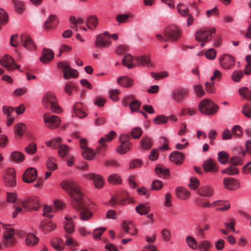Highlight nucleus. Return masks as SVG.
<instances>
[{
    "label": "nucleus",
    "instance_id": "nucleus-46",
    "mask_svg": "<svg viewBox=\"0 0 251 251\" xmlns=\"http://www.w3.org/2000/svg\"><path fill=\"white\" fill-rule=\"evenodd\" d=\"M11 158L14 161L20 162L24 160L25 156L19 151H13L11 153Z\"/></svg>",
    "mask_w": 251,
    "mask_h": 251
},
{
    "label": "nucleus",
    "instance_id": "nucleus-28",
    "mask_svg": "<svg viewBox=\"0 0 251 251\" xmlns=\"http://www.w3.org/2000/svg\"><path fill=\"white\" fill-rule=\"evenodd\" d=\"M183 154L178 151L173 152L170 155V160L176 164H181L183 160Z\"/></svg>",
    "mask_w": 251,
    "mask_h": 251
},
{
    "label": "nucleus",
    "instance_id": "nucleus-13",
    "mask_svg": "<svg viewBox=\"0 0 251 251\" xmlns=\"http://www.w3.org/2000/svg\"><path fill=\"white\" fill-rule=\"evenodd\" d=\"M188 91L185 89L179 88L173 91L171 98L175 101L182 102L187 96Z\"/></svg>",
    "mask_w": 251,
    "mask_h": 251
},
{
    "label": "nucleus",
    "instance_id": "nucleus-60",
    "mask_svg": "<svg viewBox=\"0 0 251 251\" xmlns=\"http://www.w3.org/2000/svg\"><path fill=\"white\" fill-rule=\"evenodd\" d=\"M161 234L164 241L169 242L171 240V232L169 229L167 228L163 229L161 231Z\"/></svg>",
    "mask_w": 251,
    "mask_h": 251
},
{
    "label": "nucleus",
    "instance_id": "nucleus-45",
    "mask_svg": "<svg viewBox=\"0 0 251 251\" xmlns=\"http://www.w3.org/2000/svg\"><path fill=\"white\" fill-rule=\"evenodd\" d=\"M239 93L244 98L251 100V91L247 87H243L239 90Z\"/></svg>",
    "mask_w": 251,
    "mask_h": 251
},
{
    "label": "nucleus",
    "instance_id": "nucleus-33",
    "mask_svg": "<svg viewBox=\"0 0 251 251\" xmlns=\"http://www.w3.org/2000/svg\"><path fill=\"white\" fill-rule=\"evenodd\" d=\"M99 20L96 16L91 15L88 17L86 25L89 29H95L98 24Z\"/></svg>",
    "mask_w": 251,
    "mask_h": 251
},
{
    "label": "nucleus",
    "instance_id": "nucleus-35",
    "mask_svg": "<svg viewBox=\"0 0 251 251\" xmlns=\"http://www.w3.org/2000/svg\"><path fill=\"white\" fill-rule=\"evenodd\" d=\"M51 244L52 246L57 251H61L64 247L63 240L57 237L54 238L51 240Z\"/></svg>",
    "mask_w": 251,
    "mask_h": 251
},
{
    "label": "nucleus",
    "instance_id": "nucleus-6",
    "mask_svg": "<svg viewBox=\"0 0 251 251\" xmlns=\"http://www.w3.org/2000/svg\"><path fill=\"white\" fill-rule=\"evenodd\" d=\"M43 119L46 127L51 129L59 127L61 123L60 118L58 116L47 113L43 115Z\"/></svg>",
    "mask_w": 251,
    "mask_h": 251
},
{
    "label": "nucleus",
    "instance_id": "nucleus-1",
    "mask_svg": "<svg viewBox=\"0 0 251 251\" xmlns=\"http://www.w3.org/2000/svg\"><path fill=\"white\" fill-rule=\"evenodd\" d=\"M61 188L65 190L73 201V205L80 211V219L88 221L93 216V214L83 203V193L78 183L74 180H65L60 183Z\"/></svg>",
    "mask_w": 251,
    "mask_h": 251
},
{
    "label": "nucleus",
    "instance_id": "nucleus-44",
    "mask_svg": "<svg viewBox=\"0 0 251 251\" xmlns=\"http://www.w3.org/2000/svg\"><path fill=\"white\" fill-rule=\"evenodd\" d=\"M62 142V139L60 137H56L51 139L50 141H47L46 145L52 149H56Z\"/></svg>",
    "mask_w": 251,
    "mask_h": 251
},
{
    "label": "nucleus",
    "instance_id": "nucleus-51",
    "mask_svg": "<svg viewBox=\"0 0 251 251\" xmlns=\"http://www.w3.org/2000/svg\"><path fill=\"white\" fill-rule=\"evenodd\" d=\"M12 1L14 5V7L17 12L22 13L24 10V3L19 0H12Z\"/></svg>",
    "mask_w": 251,
    "mask_h": 251
},
{
    "label": "nucleus",
    "instance_id": "nucleus-43",
    "mask_svg": "<svg viewBox=\"0 0 251 251\" xmlns=\"http://www.w3.org/2000/svg\"><path fill=\"white\" fill-rule=\"evenodd\" d=\"M14 129L16 134L21 138L26 130V126L25 124L19 123L15 126Z\"/></svg>",
    "mask_w": 251,
    "mask_h": 251
},
{
    "label": "nucleus",
    "instance_id": "nucleus-38",
    "mask_svg": "<svg viewBox=\"0 0 251 251\" xmlns=\"http://www.w3.org/2000/svg\"><path fill=\"white\" fill-rule=\"evenodd\" d=\"M229 154L225 151H220L218 153V160L222 164H226L229 162Z\"/></svg>",
    "mask_w": 251,
    "mask_h": 251
},
{
    "label": "nucleus",
    "instance_id": "nucleus-20",
    "mask_svg": "<svg viewBox=\"0 0 251 251\" xmlns=\"http://www.w3.org/2000/svg\"><path fill=\"white\" fill-rule=\"evenodd\" d=\"M3 113L6 116L7 126L12 125L16 117L23 114L24 111H3Z\"/></svg>",
    "mask_w": 251,
    "mask_h": 251
},
{
    "label": "nucleus",
    "instance_id": "nucleus-48",
    "mask_svg": "<svg viewBox=\"0 0 251 251\" xmlns=\"http://www.w3.org/2000/svg\"><path fill=\"white\" fill-rule=\"evenodd\" d=\"M108 181L109 183L114 184H120L122 182V179L119 175L113 174L110 175L108 177Z\"/></svg>",
    "mask_w": 251,
    "mask_h": 251
},
{
    "label": "nucleus",
    "instance_id": "nucleus-25",
    "mask_svg": "<svg viewBox=\"0 0 251 251\" xmlns=\"http://www.w3.org/2000/svg\"><path fill=\"white\" fill-rule=\"evenodd\" d=\"M203 168L205 172H212L216 173L218 171V168L216 167L215 163L211 159L204 162Z\"/></svg>",
    "mask_w": 251,
    "mask_h": 251
},
{
    "label": "nucleus",
    "instance_id": "nucleus-55",
    "mask_svg": "<svg viewBox=\"0 0 251 251\" xmlns=\"http://www.w3.org/2000/svg\"><path fill=\"white\" fill-rule=\"evenodd\" d=\"M8 21V16L6 12L0 8V23L2 25L6 24Z\"/></svg>",
    "mask_w": 251,
    "mask_h": 251
},
{
    "label": "nucleus",
    "instance_id": "nucleus-16",
    "mask_svg": "<svg viewBox=\"0 0 251 251\" xmlns=\"http://www.w3.org/2000/svg\"><path fill=\"white\" fill-rule=\"evenodd\" d=\"M37 171L35 168H27L23 174V181L26 183H31L33 182L37 177Z\"/></svg>",
    "mask_w": 251,
    "mask_h": 251
},
{
    "label": "nucleus",
    "instance_id": "nucleus-63",
    "mask_svg": "<svg viewBox=\"0 0 251 251\" xmlns=\"http://www.w3.org/2000/svg\"><path fill=\"white\" fill-rule=\"evenodd\" d=\"M134 225L132 222L130 221H124L122 223V227L124 231L128 233L131 227H133Z\"/></svg>",
    "mask_w": 251,
    "mask_h": 251
},
{
    "label": "nucleus",
    "instance_id": "nucleus-21",
    "mask_svg": "<svg viewBox=\"0 0 251 251\" xmlns=\"http://www.w3.org/2000/svg\"><path fill=\"white\" fill-rule=\"evenodd\" d=\"M54 58V52L50 49H44L40 61L44 64L50 62Z\"/></svg>",
    "mask_w": 251,
    "mask_h": 251
},
{
    "label": "nucleus",
    "instance_id": "nucleus-61",
    "mask_svg": "<svg viewBox=\"0 0 251 251\" xmlns=\"http://www.w3.org/2000/svg\"><path fill=\"white\" fill-rule=\"evenodd\" d=\"M106 230V228H98L93 232V237L95 240L100 239L102 233Z\"/></svg>",
    "mask_w": 251,
    "mask_h": 251
},
{
    "label": "nucleus",
    "instance_id": "nucleus-27",
    "mask_svg": "<svg viewBox=\"0 0 251 251\" xmlns=\"http://www.w3.org/2000/svg\"><path fill=\"white\" fill-rule=\"evenodd\" d=\"M116 135V133L114 131H111L108 134H106L104 137H101L99 142L101 145L100 149H105L106 146L104 144L105 142L111 141Z\"/></svg>",
    "mask_w": 251,
    "mask_h": 251
},
{
    "label": "nucleus",
    "instance_id": "nucleus-39",
    "mask_svg": "<svg viewBox=\"0 0 251 251\" xmlns=\"http://www.w3.org/2000/svg\"><path fill=\"white\" fill-rule=\"evenodd\" d=\"M38 238L33 234L29 233L27 235L25 239L26 245L30 246L35 245L38 242Z\"/></svg>",
    "mask_w": 251,
    "mask_h": 251
},
{
    "label": "nucleus",
    "instance_id": "nucleus-19",
    "mask_svg": "<svg viewBox=\"0 0 251 251\" xmlns=\"http://www.w3.org/2000/svg\"><path fill=\"white\" fill-rule=\"evenodd\" d=\"M95 45L97 48H106L111 45V41L109 37H104V35H99L97 36Z\"/></svg>",
    "mask_w": 251,
    "mask_h": 251
},
{
    "label": "nucleus",
    "instance_id": "nucleus-2",
    "mask_svg": "<svg viewBox=\"0 0 251 251\" xmlns=\"http://www.w3.org/2000/svg\"><path fill=\"white\" fill-rule=\"evenodd\" d=\"M42 102L43 105L48 110H62L58 103V100L54 93L49 91L43 96Z\"/></svg>",
    "mask_w": 251,
    "mask_h": 251
},
{
    "label": "nucleus",
    "instance_id": "nucleus-10",
    "mask_svg": "<svg viewBox=\"0 0 251 251\" xmlns=\"http://www.w3.org/2000/svg\"><path fill=\"white\" fill-rule=\"evenodd\" d=\"M57 67L63 70V76L66 79H69L71 77H77L78 75V72L76 70L72 69L69 65L65 62L58 63Z\"/></svg>",
    "mask_w": 251,
    "mask_h": 251
},
{
    "label": "nucleus",
    "instance_id": "nucleus-64",
    "mask_svg": "<svg viewBox=\"0 0 251 251\" xmlns=\"http://www.w3.org/2000/svg\"><path fill=\"white\" fill-rule=\"evenodd\" d=\"M120 91L118 89H111L109 91V97L113 101H117L119 100L118 97Z\"/></svg>",
    "mask_w": 251,
    "mask_h": 251
},
{
    "label": "nucleus",
    "instance_id": "nucleus-62",
    "mask_svg": "<svg viewBox=\"0 0 251 251\" xmlns=\"http://www.w3.org/2000/svg\"><path fill=\"white\" fill-rule=\"evenodd\" d=\"M168 121V117L163 115H159L154 119V122L158 125L165 124Z\"/></svg>",
    "mask_w": 251,
    "mask_h": 251
},
{
    "label": "nucleus",
    "instance_id": "nucleus-36",
    "mask_svg": "<svg viewBox=\"0 0 251 251\" xmlns=\"http://www.w3.org/2000/svg\"><path fill=\"white\" fill-rule=\"evenodd\" d=\"M222 173L226 174L230 176H235L239 173V169L233 165L230 164L229 166L221 171Z\"/></svg>",
    "mask_w": 251,
    "mask_h": 251
},
{
    "label": "nucleus",
    "instance_id": "nucleus-52",
    "mask_svg": "<svg viewBox=\"0 0 251 251\" xmlns=\"http://www.w3.org/2000/svg\"><path fill=\"white\" fill-rule=\"evenodd\" d=\"M244 74L241 70H236L233 72L231 75V79L236 82H239L241 79L243 77Z\"/></svg>",
    "mask_w": 251,
    "mask_h": 251
},
{
    "label": "nucleus",
    "instance_id": "nucleus-11",
    "mask_svg": "<svg viewBox=\"0 0 251 251\" xmlns=\"http://www.w3.org/2000/svg\"><path fill=\"white\" fill-rule=\"evenodd\" d=\"M134 202L132 198L130 197L126 192L123 193L122 197L112 198L109 203L113 206L116 204L125 205L128 203H133Z\"/></svg>",
    "mask_w": 251,
    "mask_h": 251
},
{
    "label": "nucleus",
    "instance_id": "nucleus-50",
    "mask_svg": "<svg viewBox=\"0 0 251 251\" xmlns=\"http://www.w3.org/2000/svg\"><path fill=\"white\" fill-rule=\"evenodd\" d=\"M186 241L187 245L192 249H195L198 247L196 240L190 235L186 236Z\"/></svg>",
    "mask_w": 251,
    "mask_h": 251
},
{
    "label": "nucleus",
    "instance_id": "nucleus-26",
    "mask_svg": "<svg viewBox=\"0 0 251 251\" xmlns=\"http://www.w3.org/2000/svg\"><path fill=\"white\" fill-rule=\"evenodd\" d=\"M133 61H134V59H133L132 56L130 54H126L123 58L122 63L124 66L127 67L128 69H131L137 66L136 62L133 63Z\"/></svg>",
    "mask_w": 251,
    "mask_h": 251
},
{
    "label": "nucleus",
    "instance_id": "nucleus-30",
    "mask_svg": "<svg viewBox=\"0 0 251 251\" xmlns=\"http://www.w3.org/2000/svg\"><path fill=\"white\" fill-rule=\"evenodd\" d=\"M67 222L64 225V229L68 233H72L75 231L74 223L72 222V217L70 215L65 217Z\"/></svg>",
    "mask_w": 251,
    "mask_h": 251
},
{
    "label": "nucleus",
    "instance_id": "nucleus-58",
    "mask_svg": "<svg viewBox=\"0 0 251 251\" xmlns=\"http://www.w3.org/2000/svg\"><path fill=\"white\" fill-rule=\"evenodd\" d=\"M65 245L72 248V251H75L76 249L75 247L78 246V243L71 238H67L65 242Z\"/></svg>",
    "mask_w": 251,
    "mask_h": 251
},
{
    "label": "nucleus",
    "instance_id": "nucleus-18",
    "mask_svg": "<svg viewBox=\"0 0 251 251\" xmlns=\"http://www.w3.org/2000/svg\"><path fill=\"white\" fill-rule=\"evenodd\" d=\"M219 106L208 99L202 100L199 104V110H217Z\"/></svg>",
    "mask_w": 251,
    "mask_h": 251
},
{
    "label": "nucleus",
    "instance_id": "nucleus-22",
    "mask_svg": "<svg viewBox=\"0 0 251 251\" xmlns=\"http://www.w3.org/2000/svg\"><path fill=\"white\" fill-rule=\"evenodd\" d=\"M134 62H136L137 66L141 65L142 66L149 67L152 66L150 57L148 55H143L137 57L134 59Z\"/></svg>",
    "mask_w": 251,
    "mask_h": 251
},
{
    "label": "nucleus",
    "instance_id": "nucleus-17",
    "mask_svg": "<svg viewBox=\"0 0 251 251\" xmlns=\"http://www.w3.org/2000/svg\"><path fill=\"white\" fill-rule=\"evenodd\" d=\"M84 176L88 179L93 180L94 185L97 188H101L104 185L103 178L99 175L90 173L85 175Z\"/></svg>",
    "mask_w": 251,
    "mask_h": 251
},
{
    "label": "nucleus",
    "instance_id": "nucleus-49",
    "mask_svg": "<svg viewBox=\"0 0 251 251\" xmlns=\"http://www.w3.org/2000/svg\"><path fill=\"white\" fill-rule=\"evenodd\" d=\"M150 207L143 204H140L135 208L136 211L140 215H146L150 211Z\"/></svg>",
    "mask_w": 251,
    "mask_h": 251
},
{
    "label": "nucleus",
    "instance_id": "nucleus-9",
    "mask_svg": "<svg viewBox=\"0 0 251 251\" xmlns=\"http://www.w3.org/2000/svg\"><path fill=\"white\" fill-rule=\"evenodd\" d=\"M235 58L229 54H224L219 58L221 66L226 70L231 69L235 65Z\"/></svg>",
    "mask_w": 251,
    "mask_h": 251
},
{
    "label": "nucleus",
    "instance_id": "nucleus-31",
    "mask_svg": "<svg viewBox=\"0 0 251 251\" xmlns=\"http://www.w3.org/2000/svg\"><path fill=\"white\" fill-rule=\"evenodd\" d=\"M57 23L56 16L54 15H51L45 22L44 28L46 29L53 28L56 25Z\"/></svg>",
    "mask_w": 251,
    "mask_h": 251
},
{
    "label": "nucleus",
    "instance_id": "nucleus-47",
    "mask_svg": "<svg viewBox=\"0 0 251 251\" xmlns=\"http://www.w3.org/2000/svg\"><path fill=\"white\" fill-rule=\"evenodd\" d=\"M152 145V140L151 138L144 137L141 141V147L144 149H149Z\"/></svg>",
    "mask_w": 251,
    "mask_h": 251
},
{
    "label": "nucleus",
    "instance_id": "nucleus-24",
    "mask_svg": "<svg viewBox=\"0 0 251 251\" xmlns=\"http://www.w3.org/2000/svg\"><path fill=\"white\" fill-rule=\"evenodd\" d=\"M214 189L211 186L208 185L203 186L200 188L198 190L199 195L203 197H210L214 194Z\"/></svg>",
    "mask_w": 251,
    "mask_h": 251
},
{
    "label": "nucleus",
    "instance_id": "nucleus-41",
    "mask_svg": "<svg viewBox=\"0 0 251 251\" xmlns=\"http://www.w3.org/2000/svg\"><path fill=\"white\" fill-rule=\"evenodd\" d=\"M176 9L179 14L183 17L187 16L190 14L189 8L186 7L182 3H179L177 4Z\"/></svg>",
    "mask_w": 251,
    "mask_h": 251
},
{
    "label": "nucleus",
    "instance_id": "nucleus-14",
    "mask_svg": "<svg viewBox=\"0 0 251 251\" xmlns=\"http://www.w3.org/2000/svg\"><path fill=\"white\" fill-rule=\"evenodd\" d=\"M225 188L230 191L235 190L240 187V182L238 179L232 177H226L223 180Z\"/></svg>",
    "mask_w": 251,
    "mask_h": 251
},
{
    "label": "nucleus",
    "instance_id": "nucleus-53",
    "mask_svg": "<svg viewBox=\"0 0 251 251\" xmlns=\"http://www.w3.org/2000/svg\"><path fill=\"white\" fill-rule=\"evenodd\" d=\"M69 147L66 145H60L58 147V154L60 157H63L69 153Z\"/></svg>",
    "mask_w": 251,
    "mask_h": 251
},
{
    "label": "nucleus",
    "instance_id": "nucleus-12",
    "mask_svg": "<svg viewBox=\"0 0 251 251\" xmlns=\"http://www.w3.org/2000/svg\"><path fill=\"white\" fill-rule=\"evenodd\" d=\"M0 64L6 68L7 70L10 71L16 68L20 69V65L15 63L14 59L8 55H5L2 58L0 61Z\"/></svg>",
    "mask_w": 251,
    "mask_h": 251
},
{
    "label": "nucleus",
    "instance_id": "nucleus-34",
    "mask_svg": "<svg viewBox=\"0 0 251 251\" xmlns=\"http://www.w3.org/2000/svg\"><path fill=\"white\" fill-rule=\"evenodd\" d=\"M156 174L161 177L166 178L169 176V169L161 165H158L155 168Z\"/></svg>",
    "mask_w": 251,
    "mask_h": 251
},
{
    "label": "nucleus",
    "instance_id": "nucleus-54",
    "mask_svg": "<svg viewBox=\"0 0 251 251\" xmlns=\"http://www.w3.org/2000/svg\"><path fill=\"white\" fill-rule=\"evenodd\" d=\"M229 163L230 164L236 167L237 166L242 165L243 163V160L239 156H232L229 159Z\"/></svg>",
    "mask_w": 251,
    "mask_h": 251
},
{
    "label": "nucleus",
    "instance_id": "nucleus-29",
    "mask_svg": "<svg viewBox=\"0 0 251 251\" xmlns=\"http://www.w3.org/2000/svg\"><path fill=\"white\" fill-rule=\"evenodd\" d=\"M117 81L118 84L125 87H130L133 85V80L126 76L119 77Z\"/></svg>",
    "mask_w": 251,
    "mask_h": 251
},
{
    "label": "nucleus",
    "instance_id": "nucleus-4",
    "mask_svg": "<svg viewBox=\"0 0 251 251\" xmlns=\"http://www.w3.org/2000/svg\"><path fill=\"white\" fill-rule=\"evenodd\" d=\"M3 227L5 229L3 233V244L6 247L13 245L16 242L15 230L14 228L9 227V225L2 224Z\"/></svg>",
    "mask_w": 251,
    "mask_h": 251
},
{
    "label": "nucleus",
    "instance_id": "nucleus-7",
    "mask_svg": "<svg viewBox=\"0 0 251 251\" xmlns=\"http://www.w3.org/2000/svg\"><path fill=\"white\" fill-rule=\"evenodd\" d=\"M130 138V135L129 134H124L121 135L120 140L121 144L117 148V151L120 154H125L130 150L131 144L128 140Z\"/></svg>",
    "mask_w": 251,
    "mask_h": 251
},
{
    "label": "nucleus",
    "instance_id": "nucleus-57",
    "mask_svg": "<svg viewBox=\"0 0 251 251\" xmlns=\"http://www.w3.org/2000/svg\"><path fill=\"white\" fill-rule=\"evenodd\" d=\"M25 151L28 154H34L37 151L36 144L34 142L30 143L27 147L25 148Z\"/></svg>",
    "mask_w": 251,
    "mask_h": 251
},
{
    "label": "nucleus",
    "instance_id": "nucleus-32",
    "mask_svg": "<svg viewBox=\"0 0 251 251\" xmlns=\"http://www.w3.org/2000/svg\"><path fill=\"white\" fill-rule=\"evenodd\" d=\"M56 227L55 224L50 221H43L40 225V228L46 231H50L53 230Z\"/></svg>",
    "mask_w": 251,
    "mask_h": 251
},
{
    "label": "nucleus",
    "instance_id": "nucleus-56",
    "mask_svg": "<svg viewBox=\"0 0 251 251\" xmlns=\"http://www.w3.org/2000/svg\"><path fill=\"white\" fill-rule=\"evenodd\" d=\"M233 135L240 138L243 135L242 129L239 125L234 126L231 129Z\"/></svg>",
    "mask_w": 251,
    "mask_h": 251
},
{
    "label": "nucleus",
    "instance_id": "nucleus-40",
    "mask_svg": "<svg viewBox=\"0 0 251 251\" xmlns=\"http://www.w3.org/2000/svg\"><path fill=\"white\" fill-rule=\"evenodd\" d=\"M46 166L48 170L53 171L57 168L56 159L53 157H49L47 161Z\"/></svg>",
    "mask_w": 251,
    "mask_h": 251
},
{
    "label": "nucleus",
    "instance_id": "nucleus-37",
    "mask_svg": "<svg viewBox=\"0 0 251 251\" xmlns=\"http://www.w3.org/2000/svg\"><path fill=\"white\" fill-rule=\"evenodd\" d=\"M176 195L181 199L186 200L190 197V193L184 188H178L176 190Z\"/></svg>",
    "mask_w": 251,
    "mask_h": 251
},
{
    "label": "nucleus",
    "instance_id": "nucleus-59",
    "mask_svg": "<svg viewBox=\"0 0 251 251\" xmlns=\"http://www.w3.org/2000/svg\"><path fill=\"white\" fill-rule=\"evenodd\" d=\"M142 130L141 128L135 127L131 131V135L134 138L138 139L142 135Z\"/></svg>",
    "mask_w": 251,
    "mask_h": 251
},
{
    "label": "nucleus",
    "instance_id": "nucleus-23",
    "mask_svg": "<svg viewBox=\"0 0 251 251\" xmlns=\"http://www.w3.org/2000/svg\"><path fill=\"white\" fill-rule=\"evenodd\" d=\"M16 183L14 170L11 169L7 172L5 176V184L8 187H14L15 186Z\"/></svg>",
    "mask_w": 251,
    "mask_h": 251
},
{
    "label": "nucleus",
    "instance_id": "nucleus-8",
    "mask_svg": "<svg viewBox=\"0 0 251 251\" xmlns=\"http://www.w3.org/2000/svg\"><path fill=\"white\" fill-rule=\"evenodd\" d=\"M22 205L27 210L37 211L40 207V203L38 198L32 197L24 200L22 202Z\"/></svg>",
    "mask_w": 251,
    "mask_h": 251
},
{
    "label": "nucleus",
    "instance_id": "nucleus-42",
    "mask_svg": "<svg viewBox=\"0 0 251 251\" xmlns=\"http://www.w3.org/2000/svg\"><path fill=\"white\" fill-rule=\"evenodd\" d=\"M82 154L84 158L88 160L93 159L95 155V151L90 148H86L82 151Z\"/></svg>",
    "mask_w": 251,
    "mask_h": 251
},
{
    "label": "nucleus",
    "instance_id": "nucleus-3",
    "mask_svg": "<svg viewBox=\"0 0 251 251\" xmlns=\"http://www.w3.org/2000/svg\"><path fill=\"white\" fill-rule=\"evenodd\" d=\"M216 29L212 28H200L195 34V39L198 41L209 42L214 37Z\"/></svg>",
    "mask_w": 251,
    "mask_h": 251
},
{
    "label": "nucleus",
    "instance_id": "nucleus-5",
    "mask_svg": "<svg viewBox=\"0 0 251 251\" xmlns=\"http://www.w3.org/2000/svg\"><path fill=\"white\" fill-rule=\"evenodd\" d=\"M165 36L168 37L169 41L176 42L180 38L182 35L181 29L176 25L166 27L163 30Z\"/></svg>",
    "mask_w": 251,
    "mask_h": 251
},
{
    "label": "nucleus",
    "instance_id": "nucleus-15",
    "mask_svg": "<svg viewBox=\"0 0 251 251\" xmlns=\"http://www.w3.org/2000/svg\"><path fill=\"white\" fill-rule=\"evenodd\" d=\"M22 45L27 50H33L35 49V46L31 37L26 33H23L20 37Z\"/></svg>",
    "mask_w": 251,
    "mask_h": 251
}]
</instances>
